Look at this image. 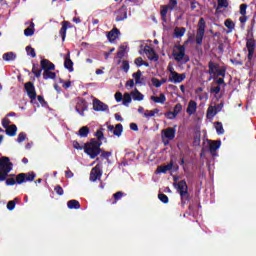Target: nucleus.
I'll return each mask as SVG.
<instances>
[{
	"label": "nucleus",
	"instance_id": "1",
	"mask_svg": "<svg viewBox=\"0 0 256 256\" xmlns=\"http://www.w3.org/2000/svg\"><path fill=\"white\" fill-rule=\"evenodd\" d=\"M103 142L97 141L95 138H91L89 142L84 144V153L90 157V159H95L98 155H101V146Z\"/></svg>",
	"mask_w": 256,
	"mask_h": 256
},
{
	"label": "nucleus",
	"instance_id": "2",
	"mask_svg": "<svg viewBox=\"0 0 256 256\" xmlns=\"http://www.w3.org/2000/svg\"><path fill=\"white\" fill-rule=\"evenodd\" d=\"M13 171V163L9 157L3 156L0 158V180L7 179L9 177V173Z\"/></svg>",
	"mask_w": 256,
	"mask_h": 256
},
{
	"label": "nucleus",
	"instance_id": "3",
	"mask_svg": "<svg viewBox=\"0 0 256 256\" xmlns=\"http://www.w3.org/2000/svg\"><path fill=\"white\" fill-rule=\"evenodd\" d=\"M205 27H207V24L205 23V18H200L198 22V29L196 31V45H203V37H205Z\"/></svg>",
	"mask_w": 256,
	"mask_h": 256
},
{
	"label": "nucleus",
	"instance_id": "4",
	"mask_svg": "<svg viewBox=\"0 0 256 256\" xmlns=\"http://www.w3.org/2000/svg\"><path fill=\"white\" fill-rule=\"evenodd\" d=\"M103 163L99 162L95 167L91 169L90 172V181L95 183V181H101V177H103Z\"/></svg>",
	"mask_w": 256,
	"mask_h": 256
},
{
	"label": "nucleus",
	"instance_id": "5",
	"mask_svg": "<svg viewBox=\"0 0 256 256\" xmlns=\"http://www.w3.org/2000/svg\"><path fill=\"white\" fill-rule=\"evenodd\" d=\"M175 49H177L178 52H173L172 55L178 63H181L182 59L187 58L186 61H189V57L185 55V45H175Z\"/></svg>",
	"mask_w": 256,
	"mask_h": 256
},
{
	"label": "nucleus",
	"instance_id": "6",
	"mask_svg": "<svg viewBox=\"0 0 256 256\" xmlns=\"http://www.w3.org/2000/svg\"><path fill=\"white\" fill-rule=\"evenodd\" d=\"M16 181L18 185H22V183H27V181H35L34 172L31 173H20L16 176Z\"/></svg>",
	"mask_w": 256,
	"mask_h": 256
},
{
	"label": "nucleus",
	"instance_id": "7",
	"mask_svg": "<svg viewBox=\"0 0 256 256\" xmlns=\"http://www.w3.org/2000/svg\"><path fill=\"white\" fill-rule=\"evenodd\" d=\"M246 47L248 49L247 59L249 62L253 61V55H255L256 41L253 38H248L246 41Z\"/></svg>",
	"mask_w": 256,
	"mask_h": 256
},
{
	"label": "nucleus",
	"instance_id": "8",
	"mask_svg": "<svg viewBox=\"0 0 256 256\" xmlns=\"http://www.w3.org/2000/svg\"><path fill=\"white\" fill-rule=\"evenodd\" d=\"M24 89L26 90L29 99H31V103H33L35 99H37V92L35 91V85L33 84V82H27L24 84Z\"/></svg>",
	"mask_w": 256,
	"mask_h": 256
},
{
	"label": "nucleus",
	"instance_id": "9",
	"mask_svg": "<svg viewBox=\"0 0 256 256\" xmlns=\"http://www.w3.org/2000/svg\"><path fill=\"white\" fill-rule=\"evenodd\" d=\"M92 105L95 111H109V106L97 98L93 99Z\"/></svg>",
	"mask_w": 256,
	"mask_h": 256
},
{
	"label": "nucleus",
	"instance_id": "10",
	"mask_svg": "<svg viewBox=\"0 0 256 256\" xmlns=\"http://www.w3.org/2000/svg\"><path fill=\"white\" fill-rule=\"evenodd\" d=\"M185 77L186 75L183 73V74H179L177 72H171V76L169 77L168 81L170 83H183V81H185Z\"/></svg>",
	"mask_w": 256,
	"mask_h": 256
},
{
	"label": "nucleus",
	"instance_id": "11",
	"mask_svg": "<svg viewBox=\"0 0 256 256\" xmlns=\"http://www.w3.org/2000/svg\"><path fill=\"white\" fill-rule=\"evenodd\" d=\"M40 67H41L42 71H44V73L46 71H55V64H53V62H51L47 59H42L40 61Z\"/></svg>",
	"mask_w": 256,
	"mask_h": 256
},
{
	"label": "nucleus",
	"instance_id": "12",
	"mask_svg": "<svg viewBox=\"0 0 256 256\" xmlns=\"http://www.w3.org/2000/svg\"><path fill=\"white\" fill-rule=\"evenodd\" d=\"M176 133H177V130H175V128L169 127L162 130V137H165V139H168V141H173V139H175Z\"/></svg>",
	"mask_w": 256,
	"mask_h": 256
},
{
	"label": "nucleus",
	"instance_id": "13",
	"mask_svg": "<svg viewBox=\"0 0 256 256\" xmlns=\"http://www.w3.org/2000/svg\"><path fill=\"white\" fill-rule=\"evenodd\" d=\"M108 131L113 133L116 137H121V134L123 133V124L119 123L116 124V126L108 125L107 126Z\"/></svg>",
	"mask_w": 256,
	"mask_h": 256
},
{
	"label": "nucleus",
	"instance_id": "14",
	"mask_svg": "<svg viewBox=\"0 0 256 256\" xmlns=\"http://www.w3.org/2000/svg\"><path fill=\"white\" fill-rule=\"evenodd\" d=\"M61 26L59 35L62 37V41H65V37H67V29H71V22L64 20L61 22Z\"/></svg>",
	"mask_w": 256,
	"mask_h": 256
},
{
	"label": "nucleus",
	"instance_id": "15",
	"mask_svg": "<svg viewBox=\"0 0 256 256\" xmlns=\"http://www.w3.org/2000/svg\"><path fill=\"white\" fill-rule=\"evenodd\" d=\"M174 187H176L179 195H181V193H187V191H189V186H187V181L185 180H181L178 183H175Z\"/></svg>",
	"mask_w": 256,
	"mask_h": 256
},
{
	"label": "nucleus",
	"instance_id": "16",
	"mask_svg": "<svg viewBox=\"0 0 256 256\" xmlns=\"http://www.w3.org/2000/svg\"><path fill=\"white\" fill-rule=\"evenodd\" d=\"M75 109L81 117H85V111L88 109L87 102L85 100L78 102Z\"/></svg>",
	"mask_w": 256,
	"mask_h": 256
},
{
	"label": "nucleus",
	"instance_id": "17",
	"mask_svg": "<svg viewBox=\"0 0 256 256\" xmlns=\"http://www.w3.org/2000/svg\"><path fill=\"white\" fill-rule=\"evenodd\" d=\"M144 53L148 55V59L150 61H159V56H157V53H155V50L149 46H145Z\"/></svg>",
	"mask_w": 256,
	"mask_h": 256
},
{
	"label": "nucleus",
	"instance_id": "18",
	"mask_svg": "<svg viewBox=\"0 0 256 256\" xmlns=\"http://www.w3.org/2000/svg\"><path fill=\"white\" fill-rule=\"evenodd\" d=\"M127 19V6L122 5V7L117 11L116 21H125Z\"/></svg>",
	"mask_w": 256,
	"mask_h": 256
},
{
	"label": "nucleus",
	"instance_id": "19",
	"mask_svg": "<svg viewBox=\"0 0 256 256\" xmlns=\"http://www.w3.org/2000/svg\"><path fill=\"white\" fill-rule=\"evenodd\" d=\"M64 67L68 69L70 73L73 71V60H71V54L68 52L64 58Z\"/></svg>",
	"mask_w": 256,
	"mask_h": 256
},
{
	"label": "nucleus",
	"instance_id": "20",
	"mask_svg": "<svg viewBox=\"0 0 256 256\" xmlns=\"http://www.w3.org/2000/svg\"><path fill=\"white\" fill-rule=\"evenodd\" d=\"M196 112H197V102H195V100H190L188 103V107L186 109V113H188V115H195Z\"/></svg>",
	"mask_w": 256,
	"mask_h": 256
},
{
	"label": "nucleus",
	"instance_id": "21",
	"mask_svg": "<svg viewBox=\"0 0 256 256\" xmlns=\"http://www.w3.org/2000/svg\"><path fill=\"white\" fill-rule=\"evenodd\" d=\"M180 199H181L182 207H185V205H187V203H189L191 201V195L189 194V191L182 192L180 194Z\"/></svg>",
	"mask_w": 256,
	"mask_h": 256
},
{
	"label": "nucleus",
	"instance_id": "22",
	"mask_svg": "<svg viewBox=\"0 0 256 256\" xmlns=\"http://www.w3.org/2000/svg\"><path fill=\"white\" fill-rule=\"evenodd\" d=\"M121 33L119 29L113 28L110 32L107 34V39L110 41V43H113L115 39H117V36Z\"/></svg>",
	"mask_w": 256,
	"mask_h": 256
},
{
	"label": "nucleus",
	"instance_id": "23",
	"mask_svg": "<svg viewBox=\"0 0 256 256\" xmlns=\"http://www.w3.org/2000/svg\"><path fill=\"white\" fill-rule=\"evenodd\" d=\"M173 169V161L168 163L167 165H160L157 167V173H167V171H171Z\"/></svg>",
	"mask_w": 256,
	"mask_h": 256
},
{
	"label": "nucleus",
	"instance_id": "24",
	"mask_svg": "<svg viewBox=\"0 0 256 256\" xmlns=\"http://www.w3.org/2000/svg\"><path fill=\"white\" fill-rule=\"evenodd\" d=\"M217 69H219V64H215L213 61L208 62V75H216Z\"/></svg>",
	"mask_w": 256,
	"mask_h": 256
},
{
	"label": "nucleus",
	"instance_id": "25",
	"mask_svg": "<svg viewBox=\"0 0 256 256\" xmlns=\"http://www.w3.org/2000/svg\"><path fill=\"white\" fill-rule=\"evenodd\" d=\"M24 35L25 37H33L35 35V23H30V26L24 30Z\"/></svg>",
	"mask_w": 256,
	"mask_h": 256
},
{
	"label": "nucleus",
	"instance_id": "26",
	"mask_svg": "<svg viewBox=\"0 0 256 256\" xmlns=\"http://www.w3.org/2000/svg\"><path fill=\"white\" fill-rule=\"evenodd\" d=\"M131 95L134 101H143L145 97L137 88L131 92Z\"/></svg>",
	"mask_w": 256,
	"mask_h": 256
},
{
	"label": "nucleus",
	"instance_id": "27",
	"mask_svg": "<svg viewBox=\"0 0 256 256\" xmlns=\"http://www.w3.org/2000/svg\"><path fill=\"white\" fill-rule=\"evenodd\" d=\"M6 135H8V137H15V135H17V125L12 124L9 127H7Z\"/></svg>",
	"mask_w": 256,
	"mask_h": 256
},
{
	"label": "nucleus",
	"instance_id": "28",
	"mask_svg": "<svg viewBox=\"0 0 256 256\" xmlns=\"http://www.w3.org/2000/svg\"><path fill=\"white\" fill-rule=\"evenodd\" d=\"M89 133H91L89 126H83L79 129L77 135H79V137L85 138L89 137Z\"/></svg>",
	"mask_w": 256,
	"mask_h": 256
},
{
	"label": "nucleus",
	"instance_id": "29",
	"mask_svg": "<svg viewBox=\"0 0 256 256\" xmlns=\"http://www.w3.org/2000/svg\"><path fill=\"white\" fill-rule=\"evenodd\" d=\"M221 147V140L210 141V153L213 155Z\"/></svg>",
	"mask_w": 256,
	"mask_h": 256
},
{
	"label": "nucleus",
	"instance_id": "30",
	"mask_svg": "<svg viewBox=\"0 0 256 256\" xmlns=\"http://www.w3.org/2000/svg\"><path fill=\"white\" fill-rule=\"evenodd\" d=\"M150 100L154 101V103H161V105H163V103H165V101H167V97H165V94L161 93L159 97L151 96Z\"/></svg>",
	"mask_w": 256,
	"mask_h": 256
},
{
	"label": "nucleus",
	"instance_id": "31",
	"mask_svg": "<svg viewBox=\"0 0 256 256\" xmlns=\"http://www.w3.org/2000/svg\"><path fill=\"white\" fill-rule=\"evenodd\" d=\"M101 155L99 158H96V162L97 163H101V159H106L107 161H109V157H111L112 153L111 152H107L103 149H101Z\"/></svg>",
	"mask_w": 256,
	"mask_h": 256
},
{
	"label": "nucleus",
	"instance_id": "32",
	"mask_svg": "<svg viewBox=\"0 0 256 256\" xmlns=\"http://www.w3.org/2000/svg\"><path fill=\"white\" fill-rule=\"evenodd\" d=\"M68 209H81V203L77 200H70L67 202Z\"/></svg>",
	"mask_w": 256,
	"mask_h": 256
},
{
	"label": "nucleus",
	"instance_id": "33",
	"mask_svg": "<svg viewBox=\"0 0 256 256\" xmlns=\"http://www.w3.org/2000/svg\"><path fill=\"white\" fill-rule=\"evenodd\" d=\"M42 72H43V69L39 68V64H33L32 73L37 79H39V77H41Z\"/></svg>",
	"mask_w": 256,
	"mask_h": 256
},
{
	"label": "nucleus",
	"instance_id": "34",
	"mask_svg": "<svg viewBox=\"0 0 256 256\" xmlns=\"http://www.w3.org/2000/svg\"><path fill=\"white\" fill-rule=\"evenodd\" d=\"M2 59L3 61H15V59H17V55L13 52H7L3 54Z\"/></svg>",
	"mask_w": 256,
	"mask_h": 256
},
{
	"label": "nucleus",
	"instance_id": "35",
	"mask_svg": "<svg viewBox=\"0 0 256 256\" xmlns=\"http://www.w3.org/2000/svg\"><path fill=\"white\" fill-rule=\"evenodd\" d=\"M169 7L167 5L161 6L160 15L162 17V21L165 23L167 21V13L169 11Z\"/></svg>",
	"mask_w": 256,
	"mask_h": 256
},
{
	"label": "nucleus",
	"instance_id": "36",
	"mask_svg": "<svg viewBox=\"0 0 256 256\" xmlns=\"http://www.w3.org/2000/svg\"><path fill=\"white\" fill-rule=\"evenodd\" d=\"M217 110L214 108V106H210L207 110L206 117L207 119H213L215 115H217Z\"/></svg>",
	"mask_w": 256,
	"mask_h": 256
},
{
	"label": "nucleus",
	"instance_id": "37",
	"mask_svg": "<svg viewBox=\"0 0 256 256\" xmlns=\"http://www.w3.org/2000/svg\"><path fill=\"white\" fill-rule=\"evenodd\" d=\"M52 70H48L46 72H43V79H57V73L51 72Z\"/></svg>",
	"mask_w": 256,
	"mask_h": 256
},
{
	"label": "nucleus",
	"instance_id": "38",
	"mask_svg": "<svg viewBox=\"0 0 256 256\" xmlns=\"http://www.w3.org/2000/svg\"><path fill=\"white\" fill-rule=\"evenodd\" d=\"M225 73H227V68L222 67V68L217 69L216 76L213 77L214 81L217 80V77L225 78Z\"/></svg>",
	"mask_w": 256,
	"mask_h": 256
},
{
	"label": "nucleus",
	"instance_id": "39",
	"mask_svg": "<svg viewBox=\"0 0 256 256\" xmlns=\"http://www.w3.org/2000/svg\"><path fill=\"white\" fill-rule=\"evenodd\" d=\"M103 131H105V129L100 128L95 133V137H96L97 141H99V143H101L103 141V139H105V134H103Z\"/></svg>",
	"mask_w": 256,
	"mask_h": 256
},
{
	"label": "nucleus",
	"instance_id": "40",
	"mask_svg": "<svg viewBox=\"0 0 256 256\" xmlns=\"http://www.w3.org/2000/svg\"><path fill=\"white\" fill-rule=\"evenodd\" d=\"M185 31H187L185 29V27H181V28H175L174 29V34H175V37H177L178 39L183 37L185 35Z\"/></svg>",
	"mask_w": 256,
	"mask_h": 256
},
{
	"label": "nucleus",
	"instance_id": "41",
	"mask_svg": "<svg viewBox=\"0 0 256 256\" xmlns=\"http://www.w3.org/2000/svg\"><path fill=\"white\" fill-rule=\"evenodd\" d=\"M218 1V5L216 8V11H219V9H227V7H229V2L227 0H217Z\"/></svg>",
	"mask_w": 256,
	"mask_h": 256
},
{
	"label": "nucleus",
	"instance_id": "42",
	"mask_svg": "<svg viewBox=\"0 0 256 256\" xmlns=\"http://www.w3.org/2000/svg\"><path fill=\"white\" fill-rule=\"evenodd\" d=\"M214 125H215V129H216V133L218 135H223V133H225V129H223V123L216 122V123H214Z\"/></svg>",
	"mask_w": 256,
	"mask_h": 256
},
{
	"label": "nucleus",
	"instance_id": "43",
	"mask_svg": "<svg viewBox=\"0 0 256 256\" xmlns=\"http://www.w3.org/2000/svg\"><path fill=\"white\" fill-rule=\"evenodd\" d=\"M224 25L229 29V31H233V29H235V22L229 18L225 20Z\"/></svg>",
	"mask_w": 256,
	"mask_h": 256
},
{
	"label": "nucleus",
	"instance_id": "44",
	"mask_svg": "<svg viewBox=\"0 0 256 256\" xmlns=\"http://www.w3.org/2000/svg\"><path fill=\"white\" fill-rule=\"evenodd\" d=\"M131 94L129 93H124L123 95V105H125V107L129 106V103H131L132 98H131Z\"/></svg>",
	"mask_w": 256,
	"mask_h": 256
},
{
	"label": "nucleus",
	"instance_id": "45",
	"mask_svg": "<svg viewBox=\"0 0 256 256\" xmlns=\"http://www.w3.org/2000/svg\"><path fill=\"white\" fill-rule=\"evenodd\" d=\"M125 197V193L118 191L115 194H113V198H114V202L113 205H115V203H117V201H121V198Z\"/></svg>",
	"mask_w": 256,
	"mask_h": 256
},
{
	"label": "nucleus",
	"instance_id": "46",
	"mask_svg": "<svg viewBox=\"0 0 256 256\" xmlns=\"http://www.w3.org/2000/svg\"><path fill=\"white\" fill-rule=\"evenodd\" d=\"M26 53H27V55L32 57V59H35V57H37V53H35V48H33L31 46L26 47Z\"/></svg>",
	"mask_w": 256,
	"mask_h": 256
},
{
	"label": "nucleus",
	"instance_id": "47",
	"mask_svg": "<svg viewBox=\"0 0 256 256\" xmlns=\"http://www.w3.org/2000/svg\"><path fill=\"white\" fill-rule=\"evenodd\" d=\"M17 201H19V198H15L14 200H11L7 203L8 211H13V209H15V206L17 205Z\"/></svg>",
	"mask_w": 256,
	"mask_h": 256
},
{
	"label": "nucleus",
	"instance_id": "48",
	"mask_svg": "<svg viewBox=\"0 0 256 256\" xmlns=\"http://www.w3.org/2000/svg\"><path fill=\"white\" fill-rule=\"evenodd\" d=\"M132 77L135 79L136 85L141 84V70H138L136 73H133Z\"/></svg>",
	"mask_w": 256,
	"mask_h": 256
},
{
	"label": "nucleus",
	"instance_id": "49",
	"mask_svg": "<svg viewBox=\"0 0 256 256\" xmlns=\"http://www.w3.org/2000/svg\"><path fill=\"white\" fill-rule=\"evenodd\" d=\"M158 199L164 204L169 203V197L164 193L158 194Z\"/></svg>",
	"mask_w": 256,
	"mask_h": 256
},
{
	"label": "nucleus",
	"instance_id": "50",
	"mask_svg": "<svg viewBox=\"0 0 256 256\" xmlns=\"http://www.w3.org/2000/svg\"><path fill=\"white\" fill-rule=\"evenodd\" d=\"M181 111H183V105H181V103H177L175 106H174V115H178V113H180Z\"/></svg>",
	"mask_w": 256,
	"mask_h": 256
},
{
	"label": "nucleus",
	"instance_id": "51",
	"mask_svg": "<svg viewBox=\"0 0 256 256\" xmlns=\"http://www.w3.org/2000/svg\"><path fill=\"white\" fill-rule=\"evenodd\" d=\"M27 139V134L25 132H20L17 138V143H23Z\"/></svg>",
	"mask_w": 256,
	"mask_h": 256
},
{
	"label": "nucleus",
	"instance_id": "52",
	"mask_svg": "<svg viewBox=\"0 0 256 256\" xmlns=\"http://www.w3.org/2000/svg\"><path fill=\"white\" fill-rule=\"evenodd\" d=\"M54 191L55 193H57L59 196L64 195L65 191L63 190V187H61V185H56L54 187Z\"/></svg>",
	"mask_w": 256,
	"mask_h": 256
},
{
	"label": "nucleus",
	"instance_id": "53",
	"mask_svg": "<svg viewBox=\"0 0 256 256\" xmlns=\"http://www.w3.org/2000/svg\"><path fill=\"white\" fill-rule=\"evenodd\" d=\"M170 11H173L177 7V0H170L169 4L166 5Z\"/></svg>",
	"mask_w": 256,
	"mask_h": 256
},
{
	"label": "nucleus",
	"instance_id": "54",
	"mask_svg": "<svg viewBox=\"0 0 256 256\" xmlns=\"http://www.w3.org/2000/svg\"><path fill=\"white\" fill-rule=\"evenodd\" d=\"M4 181H6L7 186H13L17 183V180H15V178H6Z\"/></svg>",
	"mask_w": 256,
	"mask_h": 256
},
{
	"label": "nucleus",
	"instance_id": "55",
	"mask_svg": "<svg viewBox=\"0 0 256 256\" xmlns=\"http://www.w3.org/2000/svg\"><path fill=\"white\" fill-rule=\"evenodd\" d=\"M121 50H119L118 52H117V57L119 58V59H123V57H125V46H122L121 48H120Z\"/></svg>",
	"mask_w": 256,
	"mask_h": 256
},
{
	"label": "nucleus",
	"instance_id": "56",
	"mask_svg": "<svg viewBox=\"0 0 256 256\" xmlns=\"http://www.w3.org/2000/svg\"><path fill=\"white\" fill-rule=\"evenodd\" d=\"M122 69L125 73L129 71V61L127 60L122 61Z\"/></svg>",
	"mask_w": 256,
	"mask_h": 256
},
{
	"label": "nucleus",
	"instance_id": "57",
	"mask_svg": "<svg viewBox=\"0 0 256 256\" xmlns=\"http://www.w3.org/2000/svg\"><path fill=\"white\" fill-rule=\"evenodd\" d=\"M9 125H11V120H9V118H4L2 120V127H4V129H7V127H10Z\"/></svg>",
	"mask_w": 256,
	"mask_h": 256
},
{
	"label": "nucleus",
	"instance_id": "58",
	"mask_svg": "<svg viewBox=\"0 0 256 256\" xmlns=\"http://www.w3.org/2000/svg\"><path fill=\"white\" fill-rule=\"evenodd\" d=\"M240 15H247V4L240 5Z\"/></svg>",
	"mask_w": 256,
	"mask_h": 256
},
{
	"label": "nucleus",
	"instance_id": "59",
	"mask_svg": "<svg viewBox=\"0 0 256 256\" xmlns=\"http://www.w3.org/2000/svg\"><path fill=\"white\" fill-rule=\"evenodd\" d=\"M152 85H154V87H157V88H159V87H161V80H159V79H157V78H152Z\"/></svg>",
	"mask_w": 256,
	"mask_h": 256
},
{
	"label": "nucleus",
	"instance_id": "60",
	"mask_svg": "<svg viewBox=\"0 0 256 256\" xmlns=\"http://www.w3.org/2000/svg\"><path fill=\"white\" fill-rule=\"evenodd\" d=\"M37 99L39 103L42 105V107H47V101H45V98H43V96L39 95L37 96Z\"/></svg>",
	"mask_w": 256,
	"mask_h": 256
},
{
	"label": "nucleus",
	"instance_id": "61",
	"mask_svg": "<svg viewBox=\"0 0 256 256\" xmlns=\"http://www.w3.org/2000/svg\"><path fill=\"white\" fill-rule=\"evenodd\" d=\"M143 62H144V60L142 57H138L134 61L135 65H137V67H143Z\"/></svg>",
	"mask_w": 256,
	"mask_h": 256
},
{
	"label": "nucleus",
	"instance_id": "62",
	"mask_svg": "<svg viewBox=\"0 0 256 256\" xmlns=\"http://www.w3.org/2000/svg\"><path fill=\"white\" fill-rule=\"evenodd\" d=\"M115 99H116L117 103H121V101H123V94L121 92H116Z\"/></svg>",
	"mask_w": 256,
	"mask_h": 256
},
{
	"label": "nucleus",
	"instance_id": "63",
	"mask_svg": "<svg viewBox=\"0 0 256 256\" xmlns=\"http://www.w3.org/2000/svg\"><path fill=\"white\" fill-rule=\"evenodd\" d=\"M165 116L168 119H175L177 117V114H175V112L168 111V112L165 113Z\"/></svg>",
	"mask_w": 256,
	"mask_h": 256
},
{
	"label": "nucleus",
	"instance_id": "64",
	"mask_svg": "<svg viewBox=\"0 0 256 256\" xmlns=\"http://www.w3.org/2000/svg\"><path fill=\"white\" fill-rule=\"evenodd\" d=\"M73 147L74 149H77L78 151H83L84 146H81L77 141H73Z\"/></svg>",
	"mask_w": 256,
	"mask_h": 256
}]
</instances>
